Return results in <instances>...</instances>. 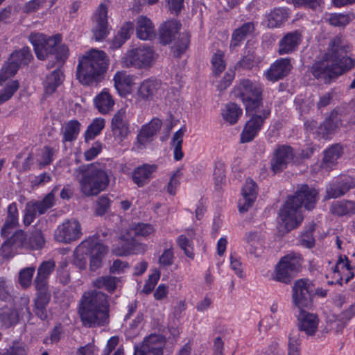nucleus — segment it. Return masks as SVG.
<instances>
[{"label": "nucleus", "mask_w": 355, "mask_h": 355, "mask_svg": "<svg viewBox=\"0 0 355 355\" xmlns=\"http://www.w3.org/2000/svg\"><path fill=\"white\" fill-rule=\"evenodd\" d=\"M318 200V193L307 185H302L293 196L288 197L279 211V232L282 234L297 227L303 220L302 205L312 209Z\"/></svg>", "instance_id": "f257e3e1"}, {"label": "nucleus", "mask_w": 355, "mask_h": 355, "mask_svg": "<svg viewBox=\"0 0 355 355\" xmlns=\"http://www.w3.org/2000/svg\"><path fill=\"white\" fill-rule=\"evenodd\" d=\"M107 296L100 291H91L83 294L78 313L84 326L103 325L108 319Z\"/></svg>", "instance_id": "f03ea898"}, {"label": "nucleus", "mask_w": 355, "mask_h": 355, "mask_svg": "<svg viewBox=\"0 0 355 355\" xmlns=\"http://www.w3.org/2000/svg\"><path fill=\"white\" fill-rule=\"evenodd\" d=\"M75 178L80 192L85 196H97L110 183V173L103 163L94 162L76 171Z\"/></svg>", "instance_id": "7ed1b4c3"}, {"label": "nucleus", "mask_w": 355, "mask_h": 355, "mask_svg": "<svg viewBox=\"0 0 355 355\" xmlns=\"http://www.w3.org/2000/svg\"><path fill=\"white\" fill-rule=\"evenodd\" d=\"M109 59L101 50L92 49L79 59L77 78L83 85H91L100 80L106 71Z\"/></svg>", "instance_id": "20e7f679"}, {"label": "nucleus", "mask_w": 355, "mask_h": 355, "mask_svg": "<svg viewBox=\"0 0 355 355\" xmlns=\"http://www.w3.org/2000/svg\"><path fill=\"white\" fill-rule=\"evenodd\" d=\"M181 24L175 19L163 22L158 30L159 42L166 45L173 42L171 51L175 57H180L188 49L190 43V35L187 32L178 34Z\"/></svg>", "instance_id": "39448f33"}, {"label": "nucleus", "mask_w": 355, "mask_h": 355, "mask_svg": "<svg viewBox=\"0 0 355 355\" xmlns=\"http://www.w3.org/2000/svg\"><path fill=\"white\" fill-rule=\"evenodd\" d=\"M107 248L98 243L96 238H89L82 241L74 252V263L80 269H85L87 266L85 256H89V268L96 270L101 266L102 259L107 253Z\"/></svg>", "instance_id": "423d86ee"}, {"label": "nucleus", "mask_w": 355, "mask_h": 355, "mask_svg": "<svg viewBox=\"0 0 355 355\" xmlns=\"http://www.w3.org/2000/svg\"><path fill=\"white\" fill-rule=\"evenodd\" d=\"M351 50V46L342 36H336L329 44V55L336 76L338 77L355 66V60L347 56H342L343 53Z\"/></svg>", "instance_id": "0eeeda50"}, {"label": "nucleus", "mask_w": 355, "mask_h": 355, "mask_svg": "<svg viewBox=\"0 0 355 355\" xmlns=\"http://www.w3.org/2000/svg\"><path fill=\"white\" fill-rule=\"evenodd\" d=\"M155 59L153 47L143 44L128 49L121 58V64L137 69H148L153 64Z\"/></svg>", "instance_id": "6e6552de"}, {"label": "nucleus", "mask_w": 355, "mask_h": 355, "mask_svg": "<svg viewBox=\"0 0 355 355\" xmlns=\"http://www.w3.org/2000/svg\"><path fill=\"white\" fill-rule=\"evenodd\" d=\"M262 86L255 82L245 79L234 87V95L243 103L247 112L259 108L262 101Z\"/></svg>", "instance_id": "1a4fd4ad"}, {"label": "nucleus", "mask_w": 355, "mask_h": 355, "mask_svg": "<svg viewBox=\"0 0 355 355\" xmlns=\"http://www.w3.org/2000/svg\"><path fill=\"white\" fill-rule=\"evenodd\" d=\"M302 258L300 254L290 253L282 257L277 264L274 279L284 284L291 282L295 273L299 272Z\"/></svg>", "instance_id": "9d476101"}, {"label": "nucleus", "mask_w": 355, "mask_h": 355, "mask_svg": "<svg viewBox=\"0 0 355 355\" xmlns=\"http://www.w3.org/2000/svg\"><path fill=\"white\" fill-rule=\"evenodd\" d=\"M325 276L329 284L341 285L343 282L347 283L354 277L353 268L346 257H340L335 264L331 266L329 263Z\"/></svg>", "instance_id": "9b49d317"}, {"label": "nucleus", "mask_w": 355, "mask_h": 355, "mask_svg": "<svg viewBox=\"0 0 355 355\" xmlns=\"http://www.w3.org/2000/svg\"><path fill=\"white\" fill-rule=\"evenodd\" d=\"M29 300L28 297H21L20 307L18 309L5 306L0 309V322L6 328L15 325L20 318L29 320L31 313L28 306Z\"/></svg>", "instance_id": "f8f14e48"}, {"label": "nucleus", "mask_w": 355, "mask_h": 355, "mask_svg": "<svg viewBox=\"0 0 355 355\" xmlns=\"http://www.w3.org/2000/svg\"><path fill=\"white\" fill-rule=\"evenodd\" d=\"M29 40L34 47L37 58L44 60L53 55L55 46L61 42V37L56 35L47 37L42 33H32Z\"/></svg>", "instance_id": "ddd939ff"}, {"label": "nucleus", "mask_w": 355, "mask_h": 355, "mask_svg": "<svg viewBox=\"0 0 355 355\" xmlns=\"http://www.w3.org/2000/svg\"><path fill=\"white\" fill-rule=\"evenodd\" d=\"M32 58L28 47H24L12 53L8 62L3 66L0 74V84L9 77L14 76L22 65L28 64Z\"/></svg>", "instance_id": "4468645a"}, {"label": "nucleus", "mask_w": 355, "mask_h": 355, "mask_svg": "<svg viewBox=\"0 0 355 355\" xmlns=\"http://www.w3.org/2000/svg\"><path fill=\"white\" fill-rule=\"evenodd\" d=\"M81 225L75 218L64 220L58 225L54 232L55 239L60 243H69L80 238Z\"/></svg>", "instance_id": "2eb2a0df"}, {"label": "nucleus", "mask_w": 355, "mask_h": 355, "mask_svg": "<svg viewBox=\"0 0 355 355\" xmlns=\"http://www.w3.org/2000/svg\"><path fill=\"white\" fill-rule=\"evenodd\" d=\"M92 20V31L95 40H103L109 33L107 7L101 3L94 12Z\"/></svg>", "instance_id": "dca6fc26"}, {"label": "nucleus", "mask_w": 355, "mask_h": 355, "mask_svg": "<svg viewBox=\"0 0 355 355\" xmlns=\"http://www.w3.org/2000/svg\"><path fill=\"white\" fill-rule=\"evenodd\" d=\"M28 237L22 230H17L0 248V255L4 258L12 256L21 249H28Z\"/></svg>", "instance_id": "f3484780"}, {"label": "nucleus", "mask_w": 355, "mask_h": 355, "mask_svg": "<svg viewBox=\"0 0 355 355\" xmlns=\"http://www.w3.org/2000/svg\"><path fill=\"white\" fill-rule=\"evenodd\" d=\"M164 345L162 336L151 334L144 339L139 348L135 349L134 355H162Z\"/></svg>", "instance_id": "a211bd4d"}, {"label": "nucleus", "mask_w": 355, "mask_h": 355, "mask_svg": "<svg viewBox=\"0 0 355 355\" xmlns=\"http://www.w3.org/2000/svg\"><path fill=\"white\" fill-rule=\"evenodd\" d=\"M293 300L295 304L301 309L309 304L313 293V284L308 279H299L293 288Z\"/></svg>", "instance_id": "6ab92c4d"}, {"label": "nucleus", "mask_w": 355, "mask_h": 355, "mask_svg": "<svg viewBox=\"0 0 355 355\" xmlns=\"http://www.w3.org/2000/svg\"><path fill=\"white\" fill-rule=\"evenodd\" d=\"M162 126V121L157 118L152 119L148 123L144 125L135 142V148L137 150L144 149L147 144L153 141V137L157 133Z\"/></svg>", "instance_id": "aec40b11"}, {"label": "nucleus", "mask_w": 355, "mask_h": 355, "mask_svg": "<svg viewBox=\"0 0 355 355\" xmlns=\"http://www.w3.org/2000/svg\"><path fill=\"white\" fill-rule=\"evenodd\" d=\"M125 110L120 109L112 117L111 128L113 136L116 141L120 142L127 139L130 134L128 122L125 120Z\"/></svg>", "instance_id": "412c9836"}, {"label": "nucleus", "mask_w": 355, "mask_h": 355, "mask_svg": "<svg viewBox=\"0 0 355 355\" xmlns=\"http://www.w3.org/2000/svg\"><path fill=\"white\" fill-rule=\"evenodd\" d=\"M270 113V110H266L262 113V116L253 115L252 118L247 121L241 134V141L246 143L252 141L257 132L261 130L264 119L267 118Z\"/></svg>", "instance_id": "4be33fe9"}, {"label": "nucleus", "mask_w": 355, "mask_h": 355, "mask_svg": "<svg viewBox=\"0 0 355 355\" xmlns=\"http://www.w3.org/2000/svg\"><path fill=\"white\" fill-rule=\"evenodd\" d=\"M294 157L293 149L288 146L278 147L271 161V169L275 173H279L285 169Z\"/></svg>", "instance_id": "5701e85b"}, {"label": "nucleus", "mask_w": 355, "mask_h": 355, "mask_svg": "<svg viewBox=\"0 0 355 355\" xmlns=\"http://www.w3.org/2000/svg\"><path fill=\"white\" fill-rule=\"evenodd\" d=\"M332 64V60H331L328 52L321 60L316 62L312 66L311 73L315 78L328 82L331 78H336Z\"/></svg>", "instance_id": "b1692460"}, {"label": "nucleus", "mask_w": 355, "mask_h": 355, "mask_svg": "<svg viewBox=\"0 0 355 355\" xmlns=\"http://www.w3.org/2000/svg\"><path fill=\"white\" fill-rule=\"evenodd\" d=\"M242 197L239 200V211L245 212L253 205L257 196V187L255 182L248 178L241 191Z\"/></svg>", "instance_id": "393cba45"}, {"label": "nucleus", "mask_w": 355, "mask_h": 355, "mask_svg": "<svg viewBox=\"0 0 355 355\" xmlns=\"http://www.w3.org/2000/svg\"><path fill=\"white\" fill-rule=\"evenodd\" d=\"M292 69L289 58H280L272 64L265 73L266 78L272 82H276L286 76Z\"/></svg>", "instance_id": "a878e982"}, {"label": "nucleus", "mask_w": 355, "mask_h": 355, "mask_svg": "<svg viewBox=\"0 0 355 355\" xmlns=\"http://www.w3.org/2000/svg\"><path fill=\"white\" fill-rule=\"evenodd\" d=\"M121 247H115L113 249L114 252L118 256H128L131 254H144L147 246L141 243H139L135 239H125L123 237L119 241Z\"/></svg>", "instance_id": "bb28decb"}, {"label": "nucleus", "mask_w": 355, "mask_h": 355, "mask_svg": "<svg viewBox=\"0 0 355 355\" xmlns=\"http://www.w3.org/2000/svg\"><path fill=\"white\" fill-rule=\"evenodd\" d=\"M297 321L300 330L307 336H313L318 330L319 318L314 313L300 310Z\"/></svg>", "instance_id": "cd10ccee"}, {"label": "nucleus", "mask_w": 355, "mask_h": 355, "mask_svg": "<svg viewBox=\"0 0 355 355\" xmlns=\"http://www.w3.org/2000/svg\"><path fill=\"white\" fill-rule=\"evenodd\" d=\"M134 76L126 71H117L113 78L114 87L121 96H125L131 93L135 85Z\"/></svg>", "instance_id": "c85d7f7f"}, {"label": "nucleus", "mask_w": 355, "mask_h": 355, "mask_svg": "<svg viewBox=\"0 0 355 355\" xmlns=\"http://www.w3.org/2000/svg\"><path fill=\"white\" fill-rule=\"evenodd\" d=\"M155 164H143L137 167L132 172V178L135 184L142 187L153 178V174L157 170Z\"/></svg>", "instance_id": "c756f323"}, {"label": "nucleus", "mask_w": 355, "mask_h": 355, "mask_svg": "<svg viewBox=\"0 0 355 355\" xmlns=\"http://www.w3.org/2000/svg\"><path fill=\"white\" fill-rule=\"evenodd\" d=\"M136 35L142 40H150L155 37V26L149 18L141 15L137 19Z\"/></svg>", "instance_id": "7c9ffc66"}, {"label": "nucleus", "mask_w": 355, "mask_h": 355, "mask_svg": "<svg viewBox=\"0 0 355 355\" xmlns=\"http://www.w3.org/2000/svg\"><path fill=\"white\" fill-rule=\"evenodd\" d=\"M302 40V35L298 31L287 33L279 43L278 53L280 55L288 54L295 51Z\"/></svg>", "instance_id": "2f4dec72"}, {"label": "nucleus", "mask_w": 355, "mask_h": 355, "mask_svg": "<svg viewBox=\"0 0 355 355\" xmlns=\"http://www.w3.org/2000/svg\"><path fill=\"white\" fill-rule=\"evenodd\" d=\"M37 295L35 300V311L36 315L42 320L46 318L47 315L45 308L50 300V294L48 291V287L35 286Z\"/></svg>", "instance_id": "473e14b6"}, {"label": "nucleus", "mask_w": 355, "mask_h": 355, "mask_svg": "<svg viewBox=\"0 0 355 355\" xmlns=\"http://www.w3.org/2000/svg\"><path fill=\"white\" fill-rule=\"evenodd\" d=\"M343 154L342 146L339 144L332 145L324 151L321 167L327 171L331 169L338 162Z\"/></svg>", "instance_id": "72a5a7b5"}, {"label": "nucleus", "mask_w": 355, "mask_h": 355, "mask_svg": "<svg viewBox=\"0 0 355 355\" xmlns=\"http://www.w3.org/2000/svg\"><path fill=\"white\" fill-rule=\"evenodd\" d=\"M94 103L98 112L103 114L109 113L114 105V100L106 89L94 98Z\"/></svg>", "instance_id": "f704fd0d"}, {"label": "nucleus", "mask_w": 355, "mask_h": 355, "mask_svg": "<svg viewBox=\"0 0 355 355\" xmlns=\"http://www.w3.org/2000/svg\"><path fill=\"white\" fill-rule=\"evenodd\" d=\"M55 264L52 260L42 262L37 269V276L35 279V286L48 287V279L51 273L54 270Z\"/></svg>", "instance_id": "c9c22d12"}, {"label": "nucleus", "mask_w": 355, "mask_h": 355, "mask_svg": "<svg viewBox=\"0 0 355 355\" xmlns=\"http://www.w3.org/2000/svg\"><path fill=\"white\" fill-rule=\"evenodd\" d=\"M18 224V210L17 205L12 203L8 207V215L1 231V236H8L12 231L17 227Z\"/></svg>", "instance_id": "e433bc0d"}, {"label": "nucleus", "mask_w": 355, "mask_h": 355, "mask_svg": "<svg viewBox=\"0 0 355 355\" xmlns=\"http://www.w3.org/2000/svg\"><path fill=\"white\" fill-rule=\"evenodd\" d=\"M288 17V14L286 9L275 8L267 15L265 23L268 28H279L287 20Z\"/></svg>", "instance_id": "4c0bfd02"}, {"label": "nucleus", "mask_w": 355, "mask_h": 355, "mask_svg": "<svg viewBox=\"0 0 355 355\" xmlns=\"http://www.w3.org/2000/svg\"><path fill=\"white\" fill-rule=\"evenodd\" d=\"M64 80V75L62 71L57 69L52 73L47 75L44 81V87L46 94H52L56 89L62 84Z\"/></svg>", "instance_id": "58836bf2"}, {"label": "nucleus", "mask_w": 355, "mask_h": 355, "mask_svg": "<svg viewBox=\"0 0 355 355\" xmlns=\"http://www.w3.org/2000/svg\"><path fill=\"white\" fill-rule=\"evenodd\" d=\"M242 113L243 110L238 105L230 103L224 106L221 114L223 119L227 123L230 125H234L237 123Z\"/></svg>", "instance_id": "ea45409f"}, {"label": "nucleus", "mask_w": 355, "mask_h": 355, "mask_svg": "<svg viewBox=\"0 0 355 355\" xmlns=\"http://www.w3.org/2000/svg\"><path fill=\"white\" fill-rule=\"evenodd\" d=\"M159 83L153 80H144L139 87L138 96L144 100H150L156 94Z\"/></svg>", "instance_id": "a19ab883"}, {"label": "nucleus", "mask_w": 355, "mask_h": 355, "mask_svg": "<svg viewBox=\"0 0 355 355\" xmlns=\"http://www.w3.org/2000/svg\"><path fill=\"white\" fill-rule=\"evenodd\" d=\"M355 183L351 180L350 182H344L340 184L330 185L327 188L324 200L336 198L347 193L351 188L354 187Z\"/></svg>", "instance_id": "79ce46f5"}, {"label": "nucleus", "mask_w": 355, "mask_h": 355, "mask_svg": "<svg viewBox=\"0 0 355 355\" xmlns=\"http://www.w3.org/2000/svg\"><path fill=\"white\" fill-rule=\"evenodd\" d=\"M331 211L338 216H347L355 214V201L340 200L331 206Z\"/></svg>", "instance_id": "37998d69"}, {"label": "nucleus", "mask_w": 355, "mask_h": 355, "mask_svg": "<svg viewBox=\"0 0 355 355\" xmlns=\"http://www.w3.org/2000/svg\"><path fill=\"white\" fill-rule=\"evenodd\" d=\"M80 124L76 120H71L67 122L62 130L63 141H72L77 139L80 132Z\"/></svg>", "instance_id": "c03bdc74"}, {"label": "nucleus", "mask_w": 355, "mask_h": 355, "mask_svg": "<svg viewBox=\"0 0 355 355\" xmlns=\"http://www.w3.org/2000/svg\"><path fill=\"white\" fill-rule=\"evenodd\" d=\"M58 187L55 186L52 191L48 193L42 201L33 202L38 214H44L49 208L52 207L55 203V193L58 191Z\"/></svg>", "instance_id": "a18cd8bd"}, {"label": "nucleus", "mask_w": 355, "mask_h": 355, "mask_svg": "<svg viewBox=\"0 0 355 355\" xmlns=\"http://www.w3.org/2000/svg\"><path fill=\"white\" fill-rule=\"evenodd\" d=\"M355 19L353 12L334 13L328 18L329 24L337 27H345Z\"/></svg>", "instance_id": "49530a36"}, {"label": "nucleus", "mask_w": 355, "mask_h": 355, "mask_svg": "<svg viewBox=\"0 0 355 355\" xmlns=\"http://www.w3.org/2000/svg\"><path fill=\"white\" fill-rule=\"evenodd\" d=\"M184 134V130L180 128L175 132L173 136L171 145L173 146L174 158L175 160H180L183 158L184 154L182 150V145L183 141V136Z\"/></svg>", "instance_id": "de8ad7c7"}, {"label": "nucleus", "mask_w": 355, "mask_h": 355, "mask_svg": "<svg viewBox=\"0 0 355 355\" xmlns=\"http://www.w3.org/2000/svg\"><path fill=\"white\" fill-rule=\"evenodd\" d=\"M105 127V120L102 118L95 119L88 126L85 133V139L92 140L98 135Z\"/></svg>", "instance_id": "09e8293b"}, {"label": "nucleus", "mask_w": 355, "mask_h": 355, "mask_svg": "<svg viewBox=\"0 0 355 355\" xmlns=\"http://www.w3.org/2000/svg\"><path fill=\"white\" fill-rule=\"evenodd\" d=\"M44 243V237L41 230H36L33 231L28 237V249H40Z\"/></svg>", "instance_id": "8fccbe9b"}, {"label": "nucleus", "mask_w": 355, "mask_h": 355, "mask_svg": "<svg viewBox=\"0 0 355 355\" xmlns=\"http://www.w3.org/2000/svg\"><path fill=\"white\" fill-rule=\"evenodd\" d=\"M93 285L96 288H105L107 291L112 292L116 289V278L110 276L100 277L93 282Z\"/></svg>", "instance_id": "3c124183"}, {"label": "nucleus", "mask_w": 355, "mask_h": 355, "mask_svg": "<svg viewBox=\"0 0 355 355\" xmlns=\"http://www.w3.org/2000/svg\"><path fill=\"white\" fill-rule=\"evenodd\" d=\"M19 83L16 80L9 82L6 87L0 90V105L8 101L18 89Z\"/></svg>", "instance_id": "603ef678"}, {"label": "nucleus", "mask_w": 355, "mask_h": 355, "mask_svg": "<svg viewBox=\"0 0 355 355\" xmlns=\"http://www.w3.org/2000/svg\"><path fill=\"white\" fill-rule=\"evenodd\" d=\"M28 352V348L26 345L15 341L8 348L2 352V355H27Z\"/></svg>", "instance_id": "864d4df0"}, {"label": "nucleus", "mask_w": 355, "mask_h": 355, "mask_svg": "<svg viewBox=\"0 0 355 355\" xmlns=\"http://www.w3.org/2000/svg\"><path fill=\"white\" fill-rule=\"evenodd\" d=\"M224 53L221 51H217L212 57L211 64L213 72L215 75H219L225 69V63L224 61Z\"/></svg>", "instance_id": "5fc2aeb1"}, {"label": "nucleus", "mask_w": 355, "mask_h": 355, "mask_svg": "<svg viewBox=\"0 0 355 355\" xmlns=\"http://www.w3.org/2000/svg\"><path fill=\"white\" fill-rule=\"evenodd\" d=\"M34 272V267L25 268L19 271V282L23 288H26L31 286Z\"/></svg>", "instance_id": "6e6d98bb"}, {"label": "nucleus", "mask_w": 355, "mask_h": 355, "mask_svg": "<svg viewBox=\"0 0 355 355\" xmlns=\"http://www.w3.org/2000/svg\"><path fill=\"white\" fill-rule=\"evenodd\" d=\"M300 336L297 331L291 333L288 338V355H300Z\"/></svg>", "instance_id": "4d7b16f0"}, {"label": "nucleus", "mask_w": 355, "mask_h": 355, "mask_svg": "<svg viewBox=\"0 0 355 355\" xmlns=\"http://www.w3.org/2000/svg\"><path fill=\"white\" fill-rule=\"evenodd\" d=\"M131 230L136 236H141L146 237L153 234L155 232V228L152 225L147 223H137L131 227Z\"/></svg>", "instance_id": "13d9d810"}, {"label": "nucleus", "mask_w": 355, "mask_h": 355, "mask_svg": "<svg viewBox=\"0 0 355 355\" xmlns=\"http://www.w3.org/2000/svg\"><path fill=\"white\" fill-rule=\"evenodd\" d=\"M54 150L53 148L45 146L38 154L37 162L38 164L42 167L51 163Z\"/></svg>", "instance_id": "bf43d9fd"}, {"label": "nucleus", "mask_w": 355, "mask_h": 355, "mask_svg": "<svg viewBox=\"0 0 355 355\" xmlns=\"http://www.w3.org/2000/svg\"><path fill=\"white\" fill-rule=\"evenodd\" d=\"M178 243L187 257L190 259H193L194 253L193 249V244L190 239L184 235H181L178 239Z\"/></svg>", "instance_id": "052dcab7"}, {"label": "nucleus", "mask_w": 355, "mask_h": 355, "mask_svg": "<svg viewBox=\"0 0 355 355\" xmlns=\"http://www.w3.org/2000/svg\"><path fill=\"white\" fill-rule=\"evenodd\" d=\"M47 0H31L26 2L23 6V12L31 13L36 12L46 6Z\"/></svg>", "instance_id": "680f3d73"}, {"label": "nucleus", "mask_w": 355, "mask_h": 355, "mask_svg": "<svg viewBox=\"0 0 355 355\" xmlns=\"http://www.w3.org/2000/svg\"><path fill=\"white\" fill-rule=\"evenodd\" d=\"M110 207V200L106 196L100 197L96 202L95 212L98 216L104 215Z\"/></svg>", "instance_id": "e2e57ef3"}, {"label": "nucleus", "mask_w": 355, "mask_h": 355, "mask_svg": "<svg viewBox=\"0 0 355 355\" xmlns=\"http://www.w3.org/2000/svg\"><path fill=\"white\" fill-rule=\"evenodd\" d=\"M35 206L33 205V203H31V202H29L26 204V212L24 216V224L26 226L29 225L33 223L34 220L35 216L38 214V211L35 207Z\"/></svg>", "instance_id": "0e129e2a"}, {"label": "nucleus", "mask_w": 355, "mask_h": 355, "mask_svg": "<svg viewBox=\"0 0 355 355\" xmlns=\"http://www.w3.org/2000/svg\"><path fill=\"white\" fill-rule=\"evenodd\" d=\"M230 260L231 269L234 271L235 274L239 277L243 278L244 274L240 258L235 253H232L230 257Z\"/></svg>", "instance_id": "69168bd1"}, {"label": "nucleus", "mask_w": 355, "mask_h": 355, "mask_svg": "<svg viewBox=\"0 0 355 355\" xmlns=\"http://www.w3.org/2000/svg\"><path fill=\"white\" fill-rule=\"evenodd\" d=\"M53 54L57 62H64L69 55V49L64 44H62L61 42L57 44L53 50Z\"/></svg>", "instance_id": "338daca9"}, {"label": "nucleus", "mask_w": 355, "mask_h": 355, "mask_svg": "<svg viewBox=\"0 0 355 355\" xmlns=\"http://www.w3.org/2000/svg\"><path fill=\"white\" fill-rule=\"evenodd\" d=\"M159 277L160 273L158 271H155L153 274H151L143 287V292L145 293H150L154 289L155 285L159 279Z\"/></svg>", "instance_id": "774afa93"}]
</instances>
